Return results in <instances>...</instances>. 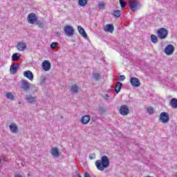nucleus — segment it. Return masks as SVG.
Returning a JSON list of instances; mask_svg holds the SVG:
<instances>
[{
    "mask_svg": "<svg viewBox=\"0 0 177 177\" xmlns=\"http://www.w3.org/2000/svg\"><path fill=\"white\" fill-rule=\"evenodd\" d=\"M157 35L159 39H165L168 37V30L165 28H160L157 30Z\"/></svg>",
    "mask_w": 177,
    "mask_h": 177,
    "instance_id": "obj_2",
    "label": "nucleus"
},
{
    "mask_svg": "<svg viewBox=\"0 0 177 177\" xmlns=\"http://www.w3.org/2000/svg\"><path fill=\"white\" fill-rule=\"evenodd\" d=\"M57 45H59V43H57V42H53L50 44L51 49H55V48H56V46H57Z\"/></svg>",
    "mask_w": 177,
    "mask_h": 177,
    "instance_id": "obj_36",
    "label": "nucleus"
},
{
    "mask_svg": "<svg viewBox=\"0 0 177 177\" xmlns=\"http://www.w3.org/2000/svg\"><path fill=\"white\" fill-rule=\"evenodd\" d=\"M129 6H130L131 10L135 12V10H138V9L139 3L136 1H129Z\"/></svg>",
    "mask_w": 177,
    "mask_h": 177,
    "instance_id": "obj_8",
    "label": "nucleus"
},
{
    "mask_svg": "<svg viewBox=\"0 0 177 177\" xmlns=\"http://www.w3.org/2000/svg\"><path fill=\"white\" fill-rule=\"evenodd\" d=\"M160 120L165 124L169 121V115L167 112H162L160 115Z\"/></svg>",
    "mask_w": 177,
    "mask_h": 177,
    "instance_id": "obj_7",
    "label": "nucleus"
},
{
    "mask_svg": "<svg viewBox=\"0 0 177 177\" xmlns=\"http://www.w3.org/2000/svg\"><path fill=\"white\" fill-rule=\"evenodd\" d=\"M119 80H120V81H124V80H125V75H120V76L119 77Z\"/></svg>",
    "mask_w": 177,
    "mask_h": 177,
    "instance_id": "obj_37",
    "label": "nucleus"
},
{
    "mask_svg": "<svg viewBox=\"0 0 177 177\" xmlns=\"http://www.w3.org/2000/svg\"><path fill=\"white\" fill-rule=\"evenodd\" d=\"M10 131L11 133H19V127L16 123H12L9 126Z\"/></svg>",
    "mask_w": 177,
    "mask_h": 177,
    "instance_id": "obj_13",
    "label": "nucleus"
},
{
    "mask_svg": "<svg viewBox=\"0 0 177 177\" xmlns=\"http://www.w3.org/2000/svg\"><path fill=\"white\" fill-rule=\"evenodd\" d=\"M80 91V87L77 84H73L71 86V91L73 93H78V91Z\"/></svg>",
    "mask_w": 177,
    "mask_h": 177,
    "instance_id": "obj_23",
    "label": "nucleus"
},
{
    "mask_svg": "<svg viewBox=\"0 0 177 177\" xmlns=\"http://www.w3.org/2000/svg\"><path fill=\"white\" fill-rule=\"evenodd\" d=\"M89 158H90V160H94V158H95V155H93V154L89 155Z\"/></svg>",
    "mask_w": 177,
    "mask_h": 177,
    "instance_id": "obj_38",
    "label": "nucleus"
},
{
    "mask_svg": "<svg viewBox=\"0 0 177 177\" xmlns=\"http://www.w3.org/2000/svg\"><path fill=\"white\" fill-rule=\"evenodd\" d=\"M26 100L28 103L32 104V103H35L37 102V97H32L31 95H28L26 96Z\"/></svg>",
    "mask_w": 177,
    "mask_h": 177,
    "instance_id": "obj_16",
    "label": "nucleus"
},
{
    "mask_svg": "<svg viewBox=\"0 0 177 177\" xmlns=\"http://www.w3.org/2000/svg\"><path fill=\"white\" fill-rule=\"evenodd\" d=\"M93 80H95V81H99V80H100V73H93Z\"/></svg>",
    "mask_w": 177,
    "mask_h": 177,
    "instance_id": "obj_28",
    "label": "nucleus"
},
{
    "mask_svg": "<svg viewBox=\"0 0 177 177\" xmlns=\"http://www.w3.org/2000/svg\"><path fill=\"white\" fill-rule=\"evenodd\" d=\"M27 21L29 24H35L38 21V17L35 13L31 12L28 15Z\"/></svg>",
    "mask_w": 177,
    "mask_h": 177,
    "instance_id": "obj_3",
    "label": "nucleus"
},
{
    "mask_svg": "<svg viewBox=\"0 0 177 177\" xmlns=\"http://www.w3.org/2000/svg\"><path fill=\"white\" fill-rule=\"evenodd\" d=\"M84 177H91V175L88 174V171H86L84 174Z\"/></svg>",
    "mask_w": 177,
    "mask_h": 177,
    "instance_id": "obj_39",
    "label": "nucleus"
},
{
    "mask_svg": "<svg viewBox=\"0 0 177 177\" xmlns=\"http://www.w3.org/2000/svg\"><path fill=\"white\" fill-rule=\"evenodd\" d=\"M109 97V95L106 94L104 96V98L107 100V98Z\"/></svg>",
    "mask_w": 177,
    "mask_h": 177,
    "instance_id": "obj_41",
    "label": "nucleus"
},
{
    "mask_svg": "<svg viewBox=\"0 0 177 177\" xmlns=\"http://www.w3.org/2000/svg\"><path fill=\"white\" fill-rule=\"evenodd\" d=\"M77 30L82 37L84 38H88V34H86V32H85V29H84V28H82L81 26H77Z\"/></svg>",
    "mask_w": 177,
    "mask_h": 177,
    "instance_id": "obj_17",
    "label": "nucleus"
},
{
    "mask_svg": "<svg viewBox=\"0 0 177 177\" xmlns=\"http://www.w3.org/2000/svg\"><path fill=\"white\" fill-rule=\"evenodd\" d=\"M64 32L67 37H73L74 35V28L71 26L66 25L64 28Z\"/></svg>",
    "mask_w": 177,
    "mask_h": 177,
    "instance_id": "obj_4",
    "label": "nucleus"
},
{
    "mask_svg": "<svg viewBox=\"0 0 177 177\" xmlns=\"http://www.w3.org/2000/svg\"><path fill=\"white\" fill-rule=\"evenodd\" d=\"M174 52H175V47L171 44L167 45L165 48V53H166L167 56H171V55L174 54Z\"/></svg>",
    "mask_w": 177,
    "mask_h": 177,
    "instance_id": "obj_5",
    "label": "nucleus"
},
{
    "mask_svg": "<svg viewBox=\"0 0 177 177\" xmlns=\"http://www.w3.org/2000/svg\"><path fill=\"white\" fill-rule=\"evenodd\" d=\"M21 89H23L25 92H28V91H30V83L26 80H21Z\"/></svg>",
    "mask_w": 177,
    "mask_h": 177,
    "instance_id": "obj_6",
    "label": "nucleus"
},
{
    "mask_svg": "<svg viewBox=\"0 0 177 177\" xmlns=\"http://www.w3.org/2000/svg\"><path fill=\"white\" fill-rule=\"evenodd\" d=\"M147 113H149V114H153L154 113V109H153V107L150 106V107H148L147 109Z\"/></svg>",
    "mask_w": 177,
    "mask_h": 177,
    "instance_id": "obj_34",
    "label": "nucleus"
},
{
    "mask_svg": "<svg viewBox=\"0 0 177 177\" xmlns=\"http://www.w3.org/2000/svg\"><path fill=\"white\" fill-rule=\"evenodd\" d=\"M91 121V116L88 115H86L83 116L81 119L82 124H84V125H86V124H88Z\"/></svg>",
    "mask_w": 177,
    "mask_h": 177,
    "instance_id": "obj_20",
    "label": "nucleus"
},
{
    "mask_svg": "<svg viewBox=\"0 0 177 177\" xmlns=\"http://www.w3.org/2000/svg\"><path fill=\"white\" fill-rule=\"evenodd\" d=\"M37 24L39 28H44L45 27V23L42 21H37Z\"/></svg>",
    "mask_w": 177,
    "mask_h": 177,
    "instance_id": "obj_30",
    "label": "nucleus"
},
{
    "mask_svg": "<svg viewBox=\"0 0 177 177\" xmlns=\"http://www.w3.org/2000/svg\"><path fill=\"white\" fill-rule=\"evenodd\" d=\"M130 83L132 86H135L136 88L140 86V80L138 77H131L130 79Z\"/></svg>",
    "mask_w": 177,
    "mask_h": 177,
    "instance_id": "obj_10",
    "label": "nucleus"
},
{
    "mask_svg": "<svg viewBox=\"0 0 177 177\" xmlns=\"http://www.w3.org/2000/svg\"><path fill=\"white\" fill-rule=\"evenodd\" d=\"M56 35H57V37H60L61 33L59 32H57Z\"/></svg>",
    "mask_w": 177,
    "mask_h": 177,
    "instance_id": "obj_40",
    "label": "nucleus"
},
{
    "mask_svg": "<svg viewBox=\"0 0 177 177\" xmlns=\"http://www.w3.org/2000/svg\"><path fill=\"white\" fill-rule=\"evenodd\" d=\"M19 67H20V64H16V63L12 64L10 68V71L11 74H16V73H17V70H19Z\"/></svg>",
    "mask_w": 177,
    "mask_h": 177,
    "instance_id": "obj_12",
    "label": "nucleus"
},
{
    "mask_svg": "<svg viewBox=\"0 0 177 177\" xmlns=\"http://www.w3.org/2000/svg\"><path fill=\"white\" fill-rule=\"evenodd\" d=\"M98 110H99L100 114H104V113H106V109H104L103 107H99Z\"/></svg>",
    "mask_w": 177,
    "mask_h": 177,
    "instance_id": "obj_35",
    "label": "nucleus"
},
{
    "mask_svg": "<svg viewBox=\"0 0 177 177\" xmlns=\"http://www.w3.org/2000/svg\"><path fill=\"white\" fill-rule=\"evenodd\" d=\"M24 75L30 81H32L34 80V74H32V72H31V71H24Z\"/></svg>",
    "mask_w": 177,
    "mask_h": 177,
    "instance_id": "obj_15",
    "label": "nucleus"
},
{
    "mask_svg": "<svg viewBox=\"0 0 177 177\" xmlns=\"http://www.w3.org/2000/svg\"><path fill=\"white\" fill-rule=\"evenodd\" d=\"M104 31H105V32L113 34V32H114V25H113V24H106L104 28Z\"/></svg>",
    "mask_w": 177,
    "mask_h": 177,
    "instance_id": "obj_11",
    "label": "nucleus"
},
{
    "mask_svg": "<svg viewBox=\"0 0 177 177\" xmlns=\"http://www.w3.org/2000/svg\"><path fill=\"white\" fill-rule=\"evenodd\" d=\"M95 167L99 171H103L105 168L110 167V159L106 156L101 157V160L95 161Z\"/></svg>",
    "mask_w": 177,
    "mask_h": 177,
    "instance_id": "obj_1",
    "label": "nucleus"
},
{
    "mask_svg": "<svg viewBox=\"0 0 177 177\" xmlns=\"http://www.w3.org/2000/svg\"><path fill=\"white\" fill-rule=\"evenodd\" d=\"M119 3L120 4L121 8L122 9H124V8H125V6H127V3H128L124 0H120Z\"/></svg>",
    "mask_w": 177,
    "mask_h": 177,
    "instance_id": "obj_31",
    "label": "nucleus"
},
{
    "mask_svg": "<svg viewBox=\"0 0 177 177\" xmlns=\"http://www.w3.org/2000/svg\"><path fill=\"white\" fill-rule=\"evenodd\" d=\"M151 40L153 44H157V42H158V37H157L155 35H151Z\"/></svg>",
    "mask_w": 177,
    "mask_h": 177,
    "instance_id": "obj_26",
    "label": "nucleus"
},
{
    "mask_svg": "<svg viewBox=\"0 0 177 177\" xmlns=\"http://www.w3.org/2000/svg\"><path fill=\"white\" fill-rule=\"evenodd\" d=\"M51 154L53 157H55V158L59 157L60 152H59V149L57 147L52 148Z\"/></svg>",
    "mask_w": 177,
    "mask_h": 177,
    "instance_id": "obj_19",
    "label": "nucleus"
},
{
    "mask_svg": "<svg viewBox=\"0 0 177 177\" xmlns=\"http://www.w3.org/2000/svg\"><path fill=\"white\" fill-rule=\"evenodd\" d=\"M20 57H21V55H20L19 53H14L12 56V62H17Z\"/></svg>",
    "mask_w": 177,
    "mask_h": 177,
    "instance_id": "obj_22",
    "label": "nucleus"
},
{
    "mask_svg": "<svg viewBox=\"0 0 177 177\" xmlns=\"http://www.w3.org/2000/svg\"><path fill=\"white\" fill-rule=\"evenodd\" d=\"M17 48L18 50L24 51L26 50V49H27V44L24 42H19L18 43Z\"/></svg>",
    "mask_w": 177,
    "mask_h": 177,
    "instance_id": "obj_18",
    "label": "nucleus"
},
{
    "mask_svg": "<svg viewBox=\"0 0 177 177\" xmlns=\"http://www.w3.org/2000/svg\"><path fill=\"white\" fill-rule=\"evenodd\" d=\"M42 67L44 71H49L50 70V62L48 60H45L42 62Z\"/></svg>",
    "mask_w": 177,
    "mask_h": 177,
    "instance_id": "obj_14",
    "label": "nucleus"
},
{
    "mask_svg": "<svg viewBox=\"0 0 177 177\" xmlns=\"http://www.w3.org/2000/svg\"><path fill=\"white\" fill-rule=\"evenodd\" d=\"M121 115H128L129 114V108L127 105H122L120 109Z\"/></svg>",
    "mask_w": 177,
    "mask_h": 177,
    "instance_id": "obj_9",
    "label": "nucleus"
},
{
    "mask_svg": "<svg viewBox=\"0 0 177 177\" xmlns=\"http://www.w3.org/2000/svg\"><path fill=\"white\" fill-rule=\"evenodd\" d=\"M15 177H23V176H21V174H15Z\"/></svg>",
    "mask_w": 177,
    "mask_h": 177,
    "instance_id": "obj_42",
    "label": "nucleus"
},
{
    "mask_svg": "<svg viewBox=\"0 0 177 177\" xmlns=\"http://www.w3.org/2000/svg\"><path fill=\"white\" fill-rule=\"evenodd\" d=\"M121 88H122V83L118 82L115 86V93H120V91H121Z\"/></svg>",
    "mask_w": 177,
    "mask_h": 177,
    "instance_id": "obj_21",
    "label": "nucleus"
},
{
    "mask_svg": "<svg viewBox=\"0 0 177 177\" xmlns=\"http://www.w3.org/2000/svg\"><path fill=\"white\" fill-rule=\"evenodd\" d=\"M106 5L103 2H100L98 4L99 9H101L102 10H104Z\"/></svg>",
    "mask_w": 177,
    "mask_h": 177,
    "instance_id": "obj_33",
    "label": "nucleus"
},
{
    "mask_svg": "<svg viewBox=\"0 0 177 177\" xmlns=\"http://www.w3.org/2000/svg\"><path fill=\"white\" fill-rule=\"evenodd\" d=\"M6 97L10 100H15V95H13V93L10 92L6 93Z\"/></svg>",
    "mask_w": 177,
    "mask_h": 177,
    "instance_id": "obj_25",
    "label": "nucleus"
},
{
    "mask_svg": "<svg viewBox=\"0 0 177 177\" xmlns=\"http://www.w3.org/2000/svg\"><path fill=\"white\" fill-rule=\"evenodd\" d=\"M1 161H2V160H1V158H0V162H1Z\"/></svg>",
    "mask_w": 177,
    "mask_h": 177,
    "instance_id": "obj_44",
    "label": "nucleus"
},
{
    "mask_svg": "<svg viewBox=\"0 0 177 177\" xmlns=\"http://www.w3.org/2000/svg\"><path fill=\"white\" fill-rule=\"evenodd\" d=\"M170 104L173 109H177V99L172 98L170 101Z\"/></svg>",
    "mask_w": 177,
    "mask_h": 177,
    "instance_id": "obj_24",
    "label": "nucleus"
},
{
    "mask_svg": "<svg viewBox=\"0 0 177 177\" xmlns=\"http://www.w3.org/2000/svg\"><path fill=\"white\" fill-rule=\"evenodd\" d=\"M113 15L115 17H121V11L114 10Z\"/></svg>",
    "mask_w": 177,
    "mask_h": 177,
    "instance_id": "obj_32",
    "label": "nucleus"
},
{
    "mask_svg": "<svg viewBox=\"0 0 177 177\" xmlns=\"http://www.w3.org/2000/svg\"><path fill=\"white\" fill-rule=\"evenodd\" d=\"M77 177H82V176H81L80 174H77Z\"/></svg>",
    "mask_w": 177,
    "mask_h": 177,
    "instance_id": "obj_43",
    "label": "nucleus"
},
{
    "mask_svg": "<svg viewBox=\"0 0 177 177\" xmlns=\"http://www.w3.org/2000/svg\"><path fill=\"white\" fill-rule=\"evenodd\" d=\"M46 82V77H45V76L41 75L40 77V85L41 86H44V85H45V82Z\"/></svg>",
    "mask_w": 177,
    "mask_h": 177,
    "instance_id": "obj_29",
    "label": "nucleus"
},
{
    "mask_svg": "<svg viewBox=\"0 0 177 177\" xmlns=\"http://www.w3.org/2000/svg\"><path fill=\"white\" fill-rule=\"evenodd\" d=\"M88 3V0H79L78 5L79 6L84 7Z\"/></svg>",
    "mask_w": 177,
    "mask_h": 177,
    "instance_id": "obj_27",
    "label": "nucleus"
}]
</instances>
